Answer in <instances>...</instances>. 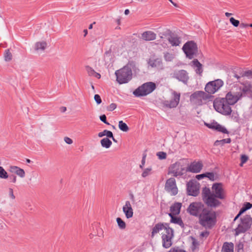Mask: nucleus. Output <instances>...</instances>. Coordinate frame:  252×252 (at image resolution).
<instances>
[{"instance_id": "ddd939ff", "label": "nucleus", "mask_w": 252, "mask_h": 252, "mask_svg": "<svg viewBox=\"0 0 252 252\" xmlns=\"http://www.w3.org/2000/svg\"><path fill=\"white\" fill-rule=\"evenodd\" d=\"M241 84L242 86L235 87L238 94H241V98L246 96L250 97L252 93V85L249 82H246Z\"/></svg>"}, {"instance_id": "37998d69", "label": "nucleus", "mask_w": 252, "mask_h": 252, "mask_svg": "<svg viewBox=\"0 0 252 252\" xmlns=\"http://www.w3.org/2000/svg\"><path fill=\"white\" fill-rule=\"evenodd\" d=\"M230 23L234 27H237L239 24L240 22L239 20H236L233 17H231L229 19Z\"/></svg>"}, {"instance_id": "58836bf2", "label": "nucleus", "mask_w": 252, "mask_h": 252, "mask_svg": "<svg viewBox=\"0 0 252 252\" xmlns=\"http://www.w3.org/2000/svg\"><path fill=\"white\" fill-rule=\"evenodd\" d=\"M175 56L172 53L166 52L164 53V58L166 62H171L174 59Z\"/></svg>"}, {"instance_id": "6e6552de", "label": "nucleus", "mask_w": 252, "mask_h": 252, "mask_svg": "<svg viewBox=\"0 0 252 252\" xmlns=\"http://www.w3.org/2000/svg\"><path fill=\"white\" fill-rule=\"evenodd\" d=\"M210 96L208 94L203 91H196L190 96V101L193 104L201 106L203 104V100L209 99Z\"/></svg>"}, {"instance_id": "a878e982", "label": "nucleus", "mask_w": 252, "mask_h": 252, "mask_svg": "<svg viewBox=\"0 0 252 252\" xmlns=\"http://www.w3.org/2000/svg\"><path fill=\"white\" fill-rule=\"evenodd\" d=\"M182 203L179 202H175L172 204L170 207V211L173 212L175 215H179L180 213L181 208L182 207Z\"/></svg>"}, {"instance_id": "b1692460", "label": "nucleus", "mask_w": 252, "mask_h": 252, "mask_svg": "<svg viewBox=\"0 0 252 252\" xmlns=\"http://www.w3.org/2000/svg\"><path fill=\"white\" fill-rule=\"evenodd\" d=\"M142 38L146 41L155 40L156 38V34L152 31H147L142 34Z\"/></svg>"}, {"instance_id": "7ed1b4c3", "label": "nucleus", "mask_w": 252, "mask_h": 252, "mask_svg": "<svg viewBox=\"0 0 252 252\" xmlns=\"http://www.w3.org/2000/svg\"><path fill=\"white\" fill-rule=\"evenodd\" d=\"M135 67L134 62H129L122 68L116 70L115 75L116 80L120 84H125L128 83L132 79V69Z\"/></svg>"}, {"instance_id": "dca6fc26", "label": "nucleus", "mask_w": 252, "mask_h": 252, "mask_svg": "<svg viewBox=\"0 0 252 252\" xmlns=\"http://www.w3.org/2000/svg\"><path fill=\"white\" fill-rule=\"evenodd\" d=\"M230 105H234L241 98V94H238L237 91L228 92L224 98H223Z\"/></svg>"}, {"instance_id": "9b49d317", "label": "nucleus", "mask_w": 252, "mask_h": 252, "mask_svg": "<svg viewBox=\"0 0 252 252\" xmlns=\"http://www.w3.org/2000/svg\"><path fill=\"white\" fill-rule=\"evenodd\" d=\"M223 85L222 80L218 79L208 82L205 86V90L209 94H214L218 91Z\"/></svg>"}, {"instance_id": "393cba45", "label": "nucleus", "mask_w": 252, "mask_h": 252, "mask_svg": "<svg viewBox=\"0 0 252 252\" xmlns=\"http://www.w3.org/2000/svg\"><path fill=\"white\" fill-rule=\"evenodd\" d=\"M165 225L166 226L164 229L165 233L162 234L161 237H165V236H168V237H174V231L173 229L169 226V224L168 223H165Z\"/></svg>"}, {"instance_id": "052dcab7", "label": "nucleus", "mask_w": 252, "mask_h": 252, "mask_svg": "<svg viewBox=\"0 0 252 252\" xmlns=\"http://www.w3.org/2000/svg\"><path fill=\"white\" fill-rule=\"evenodd\" d=\"M9 179L11 182L15 183L16 182V176L14 175H11L8 176Z\"/></svg>"}, {"instance_id": "c756f323", "label": "nucleus", "mask_w": 252, "mask_h": 252, "mask_svg": "<svg viewBox=\"0 0 252 252\" xmlns=\"http://www.w3.org/2000/svg\"><path fill=\"white\" fill-rule=\"evenodd\" d=\"M170 222L171 223L177 224L179 225L182 228H184L185 224L180 217H175L174 218L170 219Z\"/></svg>"}, {"instance_id": "de8ad7c7", "label": "nucleus", "mask_w": 252, "mask_h": 252, "mask_svg": "<svg viewBox=\"0 0 252 252\" xmlns=\"http://www.w3.org/2000/svg\"><path fill=\"white\" fill-rule=\"evenodd\" d=\"M244 244L242 242H239L236 246V250L237 252H242L243 251Z\"/></svg>"}, {"instance_id": "09e8293b", "label": "nucleus", "mask_w": 252, "mask_h": 252, "mask_svg": "<svg viewBox=\"0 0 252 252\" xmlns=\"http://www.w3.org/2000/svg\"><path fill=\"white\" fill-rule=\"evenodd\" d=\"M205 177L209 178L211 181L215 180V175L213 172H206Z\"/></svg>"}, {"instance_id": "aec40b11", "label": "nucleus", "mask_w": 252, "mask_h": 252, "mask_svg": "<svg viewBox=\"0 0 252 252\" xmlns=\"http://www.w3.org/2000/svg\"><path fill=\"white\" fill-rule=\"evenodd\" d=\"M123 211L126 219L131 218L133 216V211L130 202L129 201H126L125 205L123 207Z\"/></svg>"}, {"instance_id": "49530a36", "label": "nucleus", "mask_w": 252, "mask_h": 252, "mask_svg": "<svg viewBox=\"0 0 252 252\" xmlns=\"http://www.w3.org/2000/svg\"><path fill=\"white\" fill-rule=\"evenodd\" d=\"M192 238V239L193 240V241L192 242V245H191V250L192 251H194L197 246L199 245L198 244V242L195 240V238H194L193 237H191Z\"/></svg>"}, {"instance_id": "39448f33", "label": "nucleus", "mask_w": 252, "mask_h": 252, "mask_svg": "<svg viewBox=\"0 0 252 252\" xmlns=\"http://www.w3.org/2000/svg\"><path fill=\"white\" fill-rule=\"evenodd\" d=\"M213 105L217 112L224 115H229L231 113L230 105L223 98H216L214 101Z\"/></svg>"}, {"instance_id": "4be33fe9", "label": "nucleus", "mask_w": 252, "mask_h": 252, "mask_svg": "<svg viewBox=\"0 0 252 252\" xmlns=\"http://www.w3.org/2000/svg\"><path fill=\"white\" fill-rule=\"evenodd\" d=\"M148 63L152 67H156L159 69L163 68V63L160 59L157 58L153 60H150Z\"/></svg>"}, {"instance_id": "1a4fd4ad", "label": "nucleus", "mask_w": 252, "mask_h": 252, "mask_svg": "<svg viewBox=\"0 0 252 252\" xmlns=\"http://www.w3.org/2000/svg\"><path fill=\"white\" fill-rule=\"evenodd\" d=\"M207 208L201 202H194L190 203L187 209V212L191 215L198 217Z\"/></svg>"}, {"instance_id": "72a5a7b5", "label": "nucleus", "mask_w": 252, "mask_h": 252, "mask_svg": "<svg viewBox=\"0 0 252 252\" xmlns=\"http://www.w3.org/2000/svg\"><path fill=\"white\" fill-rule=\"evenodd\" d=\"M99 137H102L106 136L107 138L113 137V133L112 131L105 129L103 131L99 132L98 134Z\"/></svg>"}, {"instance_id": "473e14b6", "label": "nucleus", "mask_w": 252, "mask_h": 252, "mask_svg": "<svg viewBox=\"0 0 252 252\" xmlns=\"http://www.w3.org/2000/svg\"><path fill=\"white\" fill-rule=\"evenodd\" d=\"M252 208V204L250 202H245L242 207L240 210L239 212L241 214L244 213L248 210Z\"/></svg>"}, {"instance_id": "13d9d810", "label": "nucleus", "mask_w": 252, "mask_h": 252, "mask_svg": "<svg viewBox=\"0 0 252 252\" xmlns=\"http://www.w3.org/2000/svg\"><path fill=\"white\" fill-rule=\"evenodd\" d=\"M209 234L210 232L207 230H205L204 231L201 232V233L200 234V237L207 238L209 235Z\"/></svg>"}, {"instance_id": "2eb2a0df", "label": "nucleus", "mask_w": 252, "mask_h": 252, "mask_svg": "<svg viewBox=\"0 0 252 252\" xmlns=\"http://www.w3.org/2000/svg\"><path fill=\"white\" fill-rule=\"evenodd\" d=\"M187 194L190 196H196L199 193V186L195 182L190 180L187 184Z\"/></svg>"}, {"instance_id": "5701e85b", "label": "nucleus", "mask_w": 252, "mask_h": 252, "mask_svg": "<svg viewBox=\"0 0 252 252\" xmlns=\"http://www.w3.org/2000/svg\"><path fill=\"white\" fill-rule=\"evenodd\" d=\"M165 223L158 222L153 227L152 231L151 232V237L153 238L155 235L158 233L160 230L164 229L165 226Z\"/></svg>"}, {"instance_id": "a18cd8bd", "label": "nucleus", "mask_w": 252, "mask_h": 252, "mask_svg": "<svg viewBox=\"0 0 252 252\" xmlns=\"http://www.w3.org/2000/svg\"><path fill=\"white\" fill-rule=\"evenodd\" d=\"M157 156L160 159H164L166 158V153L164 152H159L157 153Z\"/></svg>"}, {"instance_id": "2f4dec72", "label": "nucleus", "mask_w": 252, "mask_h": 252, "mask_svg": "<svg viewBox=\"0 0 252 252\" xmlns=\"http://www.w3.org/2000/svg\"><path fill=\"white\" fill-rule=\"evenodd\" d=\"M47 47V43L44 41L36 42L35 45V50L36 51L41 50L43 51Z\"/></svg>"}, {"instance_id": "423d86ee", "label": "nucleus", "mask_w": 252, "mask_h": 252, "mask_svg": "<svg viewBox=\"0 0 252 252\" xmlns=\"http://www.w3.org/2000/svg\"><path fill=\"white\" fill-rule=\"evenodd\" d=\"M241 223L235 229V235L237 236L240 233H245L251 227L252 218L250 215H246L240 219Z\"/></svg>"}, {"instance_id": "680f3d73", "label": "nucleus", "mask_w": 252, "mask_h": 252, "mask_svg": "<svg viewBox=\"0 0 252 252\" xmlns=\"http://www.w3.org/2000/svg\"><path fill=\"white\" fill-rule=\"evenodd\" d=\"M64 140L68 144H71L73 143L72 140L68 137H65Z\"/></svg>"}, {"instance_id": "4468645a", "label": "nucleus", "mask_w": 252, "mask_h": 252, "mask_svg": "<svg viewBox=\"0 0 252 252\" xmlns=\"http://www.w3.org/2000/svg\"><path fill=\"white\" fill-rule=\"evenodd\" d=\"M170 75L171 77L182 82L185 84H187L189 80V73L184 69L175 70Z\"/></svg>"}, {"instance_id": "3c124183", "label": "nucleus", "mask_w": 252, "mask_h": 252, "mask_svg": "<svg viewBox=\"0 0 252 252\" xmlns=\"http://www.w3.org/2000/svg\"><path fill=\"white\" fill-rule=\"evenodd\" d=\"M242 76H246L248 78H252V71L248 70L244 71L242 75Z\"/></svg>"}, {"instance_id": "f257e3e1", "label": "nucleus", "mask_w": 252, "mask_h": 252, "mask_svg": "<svg viewBox=\"0 0 252 252\" xmlns=\"http://www.w3.org/2000/svg\"><path fill=\"white\" fill-rule=\"evenodd\" d=\"M212 191L207 187L203 188L202 191V199L207 206L217 208L220 205L221 202L218 200L224 199L226 197L221 183H216L213 185Z\"/></svg>"}, {"instance_id": "6ab92c4d", "label": "nucleus", "mask_w": 252, "mask_h": 252, "mask_svg": "<svg viewBox=\"0 0 252 252\" xmlns=\"http://www.w3.org/2000/svg\"><path fill=\"white\" fill-rule=\"evenodd\" d=\"M167 35L168 36L167 40L171 46H177L181 44V38L177 34H174L170 32Z\"/></svg>"}, {"instance_id": "e2e57ef3", "label": "nucleus", "mask_w": 252, "mask_h": 252, "mask_svg": "<svg viewBox=\"0 0 252 252\" xmlns=\"http://www.w3.org/2000/svg\"><path fill=\"white\" fill-rule=\"evenodd\" d=\"M205 173H203V174H198V175H197L196 176V178L199 180H201L203 178H204V177H205Z\"/></svg>"}, {"instance_id": "cd10ccee", "label": "nucleus", "mask_w": 252, "mask_h": 252, "mask_svg": "<svg viewBox=\"0 0 252 252\" xmlns=\"http://www.w3.org/2000/svg\"><path fill=\"white\" fill-rule=\"evenodd\" d=\"M234 245L231 242H225L223 243L221 252H233Z\"/></svg>"}, {"instance_id": "0eeeda50", "label": "nucleus", "mask_w": 252, "mask_h": 252, "mask_svg": "<svg viewBox=\"0 0 252 252\" xmlns=\"http://www.w3.org/2000/svg\"><path fill=\"white\" fill-rule=\"evenodd\" d=\"M186 169L180 161H176L170 165L168 174H172L174 177H181L186 172Z\"/></svg>"}, {"instance_id": "69168bd1", "label": "nucleus", "mask_w": 252, "mask_h": 252, "mask_svg": "<svg viewBox=\"0 0 252 252\" xmlns=\"http://www.w3.org/2000/svg\"><path fill=\"white\" fill-rule=\"evenodd\" d=\"M146 156H147V155L145 153H144L143 154L142 159L141 163V164H142V165H145Z\"/></svg>"}, {"instance_id": "412c9836", "label": "nucleus", "mask_w": 252, "mask_h": 252, "mask_svg": "<svg viewBox=\"0 0 252 252\" xmlns=\"http://www.w3.org/2000/svg\"><path fill=\"white\" fill-rule=\"evenodd\" d=\"M192 66L195 69L196 74L200 76L202 75L203 71V65L196 59H194L192 62Z\"/></svg>"}, {"instance_id": "ea45409f", "label": "nucleus", "mask_w": 252, "mask_h": 252, "mask_svg": "<svg viewBox=\"0 0 252 252\" xmlns=\"http://www.w3.org/2000/svg\"><path fill=\"white\" fill-rule=\"evenodd\" d=\"M7 178H8L7 173L2 166H0V178L7 179Z\"/></svg>"}, {"instance_id": "bf43d9fd", "label": "nucleus", "mask_w": 252, "mask_h": 252, "mask_svg": "<svg viewBox=\"0 0 252 252\" xmlns=\"http://www.w3.org/2000/svg\"><path fill=\"white\" fill-rule=\"evenodd\" d=\"M9 196L12 199H14L15 198V196L13 193V189L11 188L9 189Z\"/></svg>"}, {"instance_id": "864d4df0", "label": "nucleus", "mask_w": 252, "mask_h": 252, "mask_svg": "<svg viewBox=\"0 0 252 252\" xmlns=\"http://www.w3.org/2000/svg\"><path fill=\"white\" fill-rule=\"evenodd\" d=\"M94 99L97 104H100L102 102L101 98L100 95L98 94H96L94 95Z\"/></svg>"}, {"instance_id": "338daca9", "label": "nucleus", "mask_w": 252, "mask_h": 252, "mask_svg": "<svg viewBox=\"0 0 252 252\" xmlns=\"http://www.w3.org/2000/svg\"><path fill=\"white\" fill-rule=\"evenodd\" d=\"M176 215H175L173 212H170V213H168V216L170 217L171 219H172V218H174Z\"/></svg>"}, {"instance_id": "a19ab883", "label": "nucleus", "mask_w": 252, "mask_h": 252, "mask_svg": "<svg viewBox=\"0 0 252 252\" xmlns=\"http://www.w3.org/2000/svg\"><path fill=\"white\" fill-rule=\"evenodd\" d=\"M16 169V174L20 176L21 178H24L25 176V171L20 167L18 168H14Z\"/></svg>"}, {"instance_id": "79ce46f5", "label": "nucleus", "mask_w": 252, "mask_h": 252, "mask_svg": "<svg viewBox=\"0 0 252 252\" xmlns=\"http://www.w3.org/2000/svg\"><path fill=\"white\" fill-rule=\"evenodd\" d=\"M152 167H148L145 169L142 173V177L145 178L151 174Z\"/></svg>"}, {"instance_id": "4d7b16f0", "label": "nucleus", "mask_w": 252, "mask_h": 252, "mask_svg": "<svg viewBox=\"0 0 252 252\" xmlns=\"http://www.w3.org/2000/svg\"><path fill=\"white\" fill-rule=\"evenodd\" d=\"M117 108V105L116 103H112L110 104L107 109L108 111H112L115 110Z\"/></svg>"}, {"instance_id": "20e7f679", "label": "nucleus", "mask_w": 252, "mask_h": 252, "mask_svg": "<svg viewBox=\"0 0 252 252\" xmlns=\"http://www.w3.org/2000/svg\"><path fill=\"white\" fill-rule=\"evenodd\" d=\"M156 88V84L152 82L144 83L138 87L133 94L137 97L146 96L152 93Z\"/></svg>"}, {"instance_id": "f3484780", "label": "nucleus", "mask_w": 252, "mask_h": 252, "mask_svg": "<svg viewBox=\"0 0 252 252\" xmlns=\"http://www.w3.org/2000/svg\"><path fill=\"white\" fill-rule=\"evenodd\" d=\"M174 97L170 100H165L163 102L164 106L169 108L176 107L179 104L180 99V94L176 92H174Z\"/></svg>"}, {"instance_id": "bb28decb", "label": "nucleus", "mask_w": 252, "mask_h": 252, "mask_svg": "<svg viewBox=\"0 0 252 252\" xmlns=\"http://www.w3.org/2000/svg\"><path fill=\"white\" fill-rule=\"evenodd\" d=\"M174 237H168V236L161 237L163 247L167 249L170 248L172 245V240Z\"/></svg>"}, {"instance_id": "7c9ffc66", "label": "nucleus", "mask_w": 252, "mask_h": 252, "mask_svg": "<svg viewBox=\"0 0 252 252\" xmlns=\"http://www.w3.org/2000/svg\"><path fill=\"white\" fill-rule=\"evenodd\" d=\"M215 130L217 131L222 132L223 133L228 134L229 132L227 130V129L223 126L221 125L218 124L217 122L215 124Z\"/></svg>"}, {"instance_id": "c9c22d12", "label": "nucleus", "mask_w": 252, "mask_h": 252, "mask_svg": "<svg viewBox=\"0 0 252 252\" xmlns=\"http://www.w3.org/2000/svg\"><path fill=\"white\" fill-rule=\"evenodd\" d=\"M231 141L230 138L223 139L220 140H217L215 141L214 145L215 146H219L220 145L222 146L225 143H230Z\"/></svg>"}, {"instance_id": "c85d7f7f", "label": "nucleus", "mask_w": 252, "mask_h": 252, "mask_svg": "<svg viewBox=\"0 0 252 252\" xmlns=\"http://www.w3.org/2000/svg\"><path fill=\"white\" fill-rule=\"evenodd\" d=\"M100 143L102 147L106 149L110 148L112 144L111 141L107 137L102 139Z\"/></svg>"}, {"instance_id": "f03ea898", "label": "nucleus", "mask_w": 252, "mask_h": 252, "mask_svg": "<svg viewBox=\"0 0 252 252\" xmlns=\"http://www.w3.org/2000/svg\"><path fill=\"white\" fill-rule=\"evenodd\" d=\"M217 215L215 211H211L207 208L199 216V223L206 229H211L216 224Z\"/></svg>"}, {"instance_id": "6e6d98bb", "label": "nucleus", "mask_w": 252, "mask_h": 252, "mask_svg": "<svg viewBox=\"0 0 252 252\" xmlns=\"http://www.w3.org/2000/svg\"><path fill=\"white\" fill-rule=\"evenodd\" d=\"M168 252H186V251L183 249H180L179 247H176L172 248Z\"/></svg>"}, {"instance_id": "603ef678", "label": "nucleus", "mask_w": 252, "mask_h": 252, "mask_svg": "<svg viewBox=\"0 0 252 252\" xmlns=\"http://www.w3.org/2000/svg\"><path fill=\"white\" fill-rule=\"evenodd\" d=\"M87 70L88 73L90 76H93L95 72V71L94 70V69L90 66L87 67Z\"/></svg>"}, {"instance_id": "c03bdc74", "label": "nucleus", "mask_w": 252, "mask_h": 252, "mask_svg": "<svg viewBox=\"0 0 252 252\" xmlns=\"http://www.w3.org/2000/svg\"><path fill=\"white\" fill-rule=\"evenodd\" d=\"M248 159H249V158L247 155H242L241 156V163L240 164V165L241 166H242L243 164L246 163L247 161V160H248Z\"/></svg>"}, {"instance_id": "0e129e2a", "label": "nucleus", "mask_w": 252, "mask_h": 252, "mask_svg": "<svg viewBox=\"0 0 252 252\" xmlns=\"http://www.w3.org/2000/svg\"><path fill=\"white\" fill-rule=\"evenodd\" d=\"M14 168H18V167L16 166H11L10 167L9 171L11 172L16 173V169H15Z\"/></svg>"}, {"instance_id": "a211bd4d", "label": "nucleus", "mask_w": 252, "mask_h": 252, "mask_svg": "<svg viewBox=\"0 0 252 252\" xmlns=\"http://www.w3.org/2000/svg\"><path fill=\"white\" fill-rule=\"evenodd\" d=\"M203 167V164L201 161H193L187 168L186 171L197 173L200 172Z\"/></svg>"}, {"instance_id": "8fccbe9b", "label": "nucleus", "mask_w": 252, "mask_h": 252, "mask_svg": "<svg viewBox=\"0 0 252 252\" xmlns=\"http://www.w3.org/2000/svg\"><path fill=\"white\" fill-rule=\"evenodd\" d=\"M99 119L101 121L103 122L104 124L109 125L110 124L107 121L106 116L105 114H103L100 116Z\"/></svg>"}, {"instance_id": "5fc2aeb1", "label": "nucleus", "mask_w": 252, "mask_h": 252, "mask_svg": "<svg viewBox=\"0 0 252 252\" xmlns=\"http://www.w3.org/2000/svg\"><path fill=\"white\" fill-rule=\"evenodd\" d=\"M216 123H217L216 122H214L213 123H211L210 124L209 123H205V125L208 128L215 130V125H216L215 124H216Z\"/></svg>"}, {"instance_id": "e433bc0d", "label": "nucleus", "mask_w": 252, "mask_h": 252, "mask_svg": "<svg viewBox=\"0 0 252 252\" xmlns=\"http://www.w3.org/2000/svg\"><path fill=\"white\" fill-rule=\"evenodd\" d=\"M116 221L117 222L119 227L121 229H124L126 227V224L125 222L121 218H117L116 219Z\"/></svg>"}, {"instance_id": "f704fd0d", "label": "nucleus", "mask_w": 252, "mask_h": 252, "mask_svg": "<svg viewBox=\"0 0 252 252\" xmlns=\"http://www.w3.org/2000/svg\"><path fill=\"white\" fill-rule=\"evenodd\" d=\"M118 126L119 129L123 131L126 132L129 130V127L123 121H120L119 122Z\"/></svg>"}, {"instance_id": "774afa93", "label": "nucleus", "mask_w": 252, "mask_h": 252, "mask_svg": "<svg viewBox=\"0 0 252 252\" xmlns=\"http://www.w3.org/2000/svg\"><path fill=\"white\" fill-rule=\"evenodd\" d=\"M248 24H245V23H241L240 24V27L241 28H246L248 27Z\"/></svg>"}, {"instance_id": "4c0bfd02", "label": "nucleus", "mask_w": 252, "mask_h": 252, "mask_svg": "<svg viewBox=\"0 0 252 252\" xmlns=\"http://www.w3.org/2000/svg\"><path fill=\"white\" fill-rule=\"evenodd\" d=\"M4 60L6 62H9L12 59V55L10 52L9 49H7L5 51L4 54Z\"/></svg>"}, {"instance_id": "f8f14e48", "label": "nucleus", "mask_w": 252, "mask_h": 252, "mask_svg": "<svg viewBox=\"0 0 252 252\" xmlns=\"http://www.w3.org/2000/svg\"><path fill=\"white\" fill-rule=\"evenodd\" d=\"M164 189L171 196H175L178 194V189L174 177L170 178L166 181Z\"/></svg>"}, {"instance_id": "9d476101", "label": "nucleus", "mask_w": 252, "mask_h": 252, "mask_svg": "<svg viewBox=\"0 0 252 252\" xmlns=\"http://www.w3.org/2000/svg\"><path fill=\"white\" fill-rule=\"evenodd\" d=\"M182 49L186 57L189 59H192L197 52V46L193 41H189L184 45Z\"/></svg>"}]
</instances>
